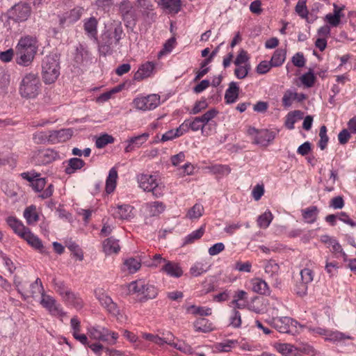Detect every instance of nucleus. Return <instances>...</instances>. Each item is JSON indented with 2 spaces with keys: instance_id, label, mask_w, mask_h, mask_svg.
Wrapping results in <instances>:
<instances>
[{
  "instance_id": "51",
  "label": "nucleus",
  "mask_w": 356,
  "mask_h": 356,
  "mask_svg": "<svg viewBox=\"0 0 356 356\" xmlns=\"http://www.w3.org/2000/svg\"><path fill=\"white\" fill-rule=\"evenodd\" d=\"M186 120H188V125L189 129H191L193 131L202 130V133L204 132L203 129L205 125L204 124V123H202L199 116L193 118L192 119H187Z\"/></svg>"
},
{
  "instance_id": "4",
  "label": "nucleus",
  "mask_w": 356,
  "mask_h": 356,
  "mask_svg": "<svg viewBox=\"0 0 356 356\" xmlns=\"http://www.w3.org/2000/svg\"><path fill=\"white\" fill-rule=\"evenodd\" d=\"M60 74V67L56 55H49L44 58L42 63V75L47 84L56 81Z\"/></svg>"
},
{
  "instance_id": "29",
  "label": "nucleus",
  "mask_w": 356,
  "mask_h": 356,
  "mask_svg": "<svg viewBox=\"0 0 356 356\" xmlns=\"http://www.w3.org/2000/svg\"><path fill=\"white\" fill-rule=\"evenodd\" d=\"M252 291L262 295H267L270 293L268 284L260 278H254L251 281Z\"/></svg>"
},
{
  "instance_id": "30",
  "label": "nucleus",
  "mask_w": 356,
  "mask_h": 356,
  "mask_svg": "<svg viewBox=\"0 0 356 356\" xmlns=\"http://www.w3.org/2000/svg\"><path fill=\"white\" fill-rule=\"evenodd\" d=\"M193 326L195 332L207 333L211 332L213 330V324L209 321L204 318H200L197 319Z\"/></svg>"
},
{
  "instance_id": "27",
  "label": "nucleus",
  "mask_w": 356,
  "mask_h": 356,
  "mask_svg": "<svg viewBox=\"0 0 356 356\" xmlns=\"http://www.w3.org/2000/svg\"><path fill=\"white\" fill-rule=\"evenodd\" d=\"M119 10L123 17L124 20H126L128 18H131L134 22V23L136 22V14L135 11L133 10V6L129 1H124L121 2L119 6Z\"/></svg>"
},
{
  "instance_id": "50",
  "label": "nucleus",
  "mask_w": 356,
  "mask_h": 356,
  "mask_svg": "<svg viewBox=\"0 0 356 356\" xmlns=\"http://www.w3.org/2000/svg\"><path fill=\"white\" fill-rule=\"evenodd\" d=\"M175 336L170 332L163 333V337L156 336L154 343L161 346L164 344H168L171 346L172 341H175Z\"/></svg>"
},
{
  "instance_id": "64",
  "label": "nucleus",
  "mask_w": 356,
  "mask_h": 356,
  "mask_svg": "<svg viewBox=\"0 0 356 356\" xmlns=\"http://www.w3.org/2000/svg\"><path fill=\"white\" fill-rule=\"evenodd\" d=\"M68 18V24H72L78 21L81 15V12L79 9H72L70 12L65 13Z\"/></svg>"
},
{
  "instance_id": "10",
  "label": "nucleus",
  "mask_w": 356,
  "mask_h": 356,
  "mask_svg": "<svg viewBox=\"0 0 356 356\" xmlns=\"http://www.w3.org/2000/svg\"><path fill=\"white\" fill-rule=\"evenodd\" d=\"M138 183L141 188L145 191L152 192L156 197L163 195V186L159 184L155 176L141 175L138 177Z\"/></svg>"
},
{
  "instance_id": "1",
  "label": "nucleus",
  "mask_w": 356,
  "mask_h": 356,
  "mask_svg": "<svg viewBox=\"0 0 356 356\" xmlns=\"http://www.w3.org/2000/svg\"><path fill=\"white\" fill-rule=\"evenodd\" d=\"M38 39L35 36L25 35L22 37L16 47V63L22 66L30 65L38 51Z\"/></svg>"
},
{
  "instance_id": "15",
  "label": "nucleus",
  "mask_w": 356,
  "mask_h": 356,
  "mask_svg": "<svg viewBox=\"0 0 356 356\" xmlns=\"http://www.w3.org/2000/svg\"><path fill=\"white\" fill-rule=\"evenodd\" d=\"M248 134L254 136V143L263 146H267L275 137L273 131L268 129L259 130L254 127H250L248 129Z\"/></svg>"
},
{
  "instance_id": "56",
  "label": "nucleus",
  "mask_w": 356,
  "mask_h": 356,
  "mask_svg": "<svg viewBox=\"0 0 356 356\" xmlns=\"http://www.w3.org/2000/svg\"><path fill=\"white\" fill-rule=\"evenodd\" d=\"M241 314L236 309H232L229 317V325L234 328H238L241 326Z\"/></svg>"
},
{
  "instance_id": "54",
  "label": "nucleus",
  "mask_w": 356,
  "mask_h": 356,
  "mask_svg": "<svg viewBox=\"0 0 356 356\" xmlns=\"http://www.w3.org/2000/svg\"><path fill=\"white\" fill-rule=\"evenodd\" d=\"M307 0H298L296 7V13L302 19H306L309 11L306 6Z\"/></svg>"
},
{
  "instance_id": "9",
  "label": "nucleus",
  "mask_w": 356,
  "mask_h": 356,
  "mask_svg": "<svg viewBox=\"0 0 356 356\" xmlns=\"http://www.w3.org/2000/svg\"><path fill=\"white\" fill-rule=\"evenodd\" d=\"M73 134L74 131L71 128L52 130L45 133H40L41 138L40 140L41 143L44 140H47L52 144L63 143L70 139Z\"/></svg>"
},
{
  "instance_id": "26",
  "label": "nucleus",
  "mask_w": 356,
  "mask_h": 356,
  "mask_svg": "<svg viewBox=\"0 0 356 356\" xmlns=\"http://www.w3.org/2000/svg\"><path fill=\"white\" fill-rule=\"evenodd\" d=\"M22 238L26 240L29 244L33 248L40 251L41 253L45 252V248L43 246L42 241L29 229L26 233L22 236Z\"/></svg>"
},
{
  "instance_id": "22",
  "label": "nucleus",
  "mask_w": 356,
  "mask_h": 356,
  "mask_svg": "<svg viewBox=\"0 0 356 356\" xmlns=\"http://www.w3.org/2000/svg\"><path fill=\"white\" fill-rule=\"evenodd\" d=\"M154 67V63L152 62H147L142 65L135 73L134 76V80L140 81L150 76L153 73Z\"/></svg>"
},
{
  "instance_id": "53",
  "label": "nucleus",
  "mask_w": 356,
  "mask_h": 356,
  "mask_svg": "<svg viewBox=\"0 0 356 356\" xmlns=\"http://www.w3.org/2000/svg\"><path fill=\"white\" fill-rule=\"evenodd\" d=\"M236 66V67L234 70V75L239 79H245L251 70L250 64Z\"/></svg>"
},
{
  "instance_id": "48",
  "label": "nucleus",
  "mask_w": 356,
  "mask_h": 356,
  "mask_svg": "<svg viewBox=\"0 0 356 356\" xmlns=\"http://www.w3.org/2000/svg\"><path fill=\"white\" fill-rule=\"evenodd\" d=\"M137 7L140 9L143 15L148 17L149 11L153 10L151 0H136Z\"/></svg>"
},
{
  "instance_id": "44",
  "label": "nucleus",
  "mask_w": 356,
  "mask_h": 356,
  "mask_svg": "<svg viewBox=\"0 0 356 356\" xmlns=\"http://www.w3.org/2000/svg\"><path fill=\"white\" fill-rule=\"evenodd\" d=\"M171 346L185 354L192 355L195 353L193 348L189 344L181 340H177V342L172 341Z\"/></svg>"
},
{
  "instance_id": "33",
  "label": "nucleus",
  "mask_w": 356,
  "mask_h": 356,
  "mask_svg": "<svg viewBox=\"0 0 356 356\" xmlns=\"http://www.w3.org/2000/svg\"><path fill=\"white\" fill-rule=\"evenodd\" d=\"M146 208L151 216H156L164 211L165 207L163 202L156 201L147 203Z\"/></svg>"
},
{
  "instance_id": "23",
  "label": "nucleus",
  "mask_w": 356,
  "mask_h": 356,
  "mask_svg": "<svg viewBox=\"0 0 356 356\" xmlns=\"http://www.w3.org/2000/svg\"><path fill=\"white\" fill-rule=\"evenodd\" d=\"M240 88L237 83L232 81L229 84L228 88L225 91V100L227 104H231L236 102L238 98Z\"/></svg>"
},
{
  "instance_id": "18",
  "label": "nucleus",
  "mask_w": 356,
  "mask_h": 356,
  "mask_svg": "<svg viewBox=\"0 0 356 356\" xmlns=\"http://www.w3.org/2000/svg\"><path fill=\"white\" fill-rule=\"evenodd\" d=\"M98 20L95 17H90L83 20V30L88 38L97 42Z\"/></svg>"
},
{
  "instance_id": "5",
  "label": "nucleus",
  "mask_w": 356,
  "mask_h": 356,
  "mask_svg": "<svg viewBox=\"0 0 356 356\" xmlns=\"http://www.w3.org/2000/svg\"><path fill=\"white\" fill-rule=\"evenodd\" d=\"M123 35V29L120 22L114 21L102 35L101 47L108 51L113 45L120 43Z\"/></svg>"
},
{
  "instance_id": "32",
  "label": "nucleus",
  "mask_w": 356,
  "mask_h": 356,
  "mask_svg": "<svg viewBox=\"0 0 356 356\" xmlns=\"http://www.w3.org/2000/svg\"><path fill=\"white\" fill-rule=\"evenodd\" d=\"M118 179V171L115 168H112L108 172V175L106 181V191L107 193H111L116 187Z\"/></svg>"
},
{
  "instance_id": "60",
  "label": "nucleus",
  "mask_w": 356,
  "mask_h": 356,
  "mask_svg": "<svg viewBox=\"0 0 356 356\" xmlns=\"http://www.w3.org/2000/svg\"><path fill=\"white\" fill-rule=\"evenodd\" d=\"M208 106V104L207 100L204 98L201 99L200 101L195 102L194 106L189 112L190 114L195 115L200 113L202 111L207 108Z\"/></svg>"
},
{
  "instance_id": "38",
  "label": "nucleus",
  "mask_w": 356,
  "mask_h": 356,
  "mask_svg": "<svg viewBox=\"0 0 356 356\" xmlns=\"http://www.w3.org/2000/svg\"><path fill=\"white\" fill-rule=\"evenodd\" d=\"M238 343L236 340L228 339L214 345L215 350L217 352L228 353Z\"/></svg>"
},
{
  "instance_id": "47",
  "label": "nucleus",
  "mask_w": 356,
  "mask_h": 356,
  "mask_svg": "<svg viewBox=\"0 0 356 356\" xmlns=\"http://www.w3.org/2000/svg\"><path fill=\"white\" fill-rule=\"evenodd\" d=\"M164 8L170 12L177 13L180 10V0H161Z\"/></svg>"
},
{
  "instance_id": "45",
  "label": "nucleus",
  "mask_w": 356,
  "mask_h": 356,
  "mask_svg": "<svg viewBox=\"0 0 356 356\" xmlns=\"http://www.w3.org/2000/svg\"><path fill=\"white\" fill-rule=\"evenodd\" d=\"M279 270L280 266L275 261L270 259L266 261L264 270L270 277H273L274 275H277Z\"/></svg>"
},
{
  "instance_id": "37",
  "label": "nucleus",
  "mask_w": 356,
  "mask_h": 356,
  "mask_svg": "<svg viewBox=\"0 0 356 356\" xmlns=\"http://www.w3.org/2000/svg\"><path fill=\"white\" fill-rule=\"evenodd\" d=\"M85 165V162L79 158H72L68 161V166L65 168L66 174L70 175L76 170L82 168Z\"/></svg>"
},
{
  "instance_id": "28",
  "label": "nucleus",
  "mask_w": 356,
  "mask_h": 356,
  "mask_svg": "<svg viewBox=\"0 0 356 356\" xmlns=\"http://www.w3.org/2000/svg\"><path fill=\"white\" fill-rule=\"evenodd\" d=\"M120 250L118 240L113 237L106 238L103 242V250L106 254H112L118 253Z\"/></svg>"
},
{
  "instance_id": "6",
  "label": "nucleus",
  "mask_w": 356,
  "mask_h": 356,
  "mask_svg": "<svg viewBox=\"0 0 356 356\" xmlns=\"http://www.w3.org/2000/svg\"><path fill=\"white\" fill-rule=\"evenodd\" d=\"M53 282L54 290L65 302L74 306L76 309H81L83 307L81 298L74 293L63 282L54 279Z\"/></svg>"
},
{
  "instance_id": "31",
  "label": "nucleus",
  "mask_w": 356,
  "mask_h": 356,
  "mask_svg": "<svg viewBox=\"0 0 356 356\" xmlns=\"http://www.w3.org/2000/svg\"><path fill=\"white\" fill-rule=\"evenodd\" d=\"M318 212L317 207L311 206L302 210V216L307 223L312 224L316 222Z\"/></svg>"
},
{
  "instance_id": "46",
  "label": "nucleus",
  "mask_w": 356,
  "mask_h": 356,
  "mask_svg": "<svg viewBox=\"0 0 356 356\" xmlns=\"http://www.w3.org/2000/svg\"><path fill=\"white\" fill-rule=\"evenodd\" d=\"M298 97V93L293 92L291 90H287L282 97V105L285 108L290 107L293 101Z\"/></svg>"
},
{
  "instance_id": "41",
  "label": "nucleus",
  "mask_w": 356,
  "mask_h": 356,
  "mask_svg": "<svg viewBox=\"0 0 356 356\" xmlns=\"http://www.w3.org/2000/svg\"><path fill=\"white\" fill-rule=\"evenodd\" d=\"M273 218L272 213L270 211H266L258 217L257 225L261 229H266L270 225Z\"/></svg>"
},
{
  "instance_id": "34",
  "label": "nucleus",
  "mask_w": 356,
  "mask_h": 356,
  "mask_svg": "<svg viewBox=\"0 0 356 356\" xmlns=\"http://www.w3.org/2000/svg\"><path fill=\"white\" fill-rule=\"evenodd\" d=\"M276 350L284 356H296L297 348L290 343H277Z\"/></svg>"
},
{
  "instance_id": "40",
  "label": "nucleus",
  "mask_w": 356,
  "mask_h": 356,
  "mask_svg": "<svg viewBox=\"0 0 356 356\" xmlns=\"http://www.w3.org/2000/svg\"><path fill=\"white\" fill-rule=\"evenodd\" d=\"M65 246L73 253L79 261L83 259V252L79 246L72 239L65 241Z\"/></svg>"
},
{
  "instance_id": "8",
  "label": "nucleus",
  "mask_w": 356,
  "mask_h": 356,
  "mask_svg": "<svg viewBox=\"0 0 356 356\" xmlns=\"http://www.w3.org/2000/svg\"><path fill=\"white\" fill-rule=\"evenodd\" d=\"M271 326L281 333L291 334L298 333V327H301L296 321L288 316L273 318L271 321Z\"/></svg>"
},
{
  "instance_id": "25",
  "label": "nucleus",
  "mask_w": 356,
  "mask_h": 356,
  "mask_svg": "<svg viewBox=\"0 0 356 356\" xmlns=\"http://www.w3.org/2000/svg\"><path fill=\"white\" fill-rule=\"evenodd\" d=\"M132 209L133 207L129 204L118 205L112 208L113 215L116 218L128 219L131 217Z\"/></svg>"
},
{
  "instance_id": "2",
  "label": "nucleus",
  "mask_w": 356,
  "mask_h": 356,
  "mask_svg": "<svg viewBox=\"0 0 356 356\" xmlns=\"http://www.w3.org/2000/svg\"><path fill=\"white\" fill-rule=\"evenodd\" d=\"M41 83L36 73L30 72L24 75L21 81L19 91L22 97L33 99L40 90Z\"/></svg>"
},
{
  "instance_id": "17",
  "label": "nucleus",
  "mask_w": 356,
  "mask_h": 356,
  "mask_svg": "<svg viewBox=\"0 0 356 356\" xmlns=\"http://www.w3.org/2000/svg\"><path fill=\"white\" fill-rule=\"evenodd\" d=\"M15 284L17 288L18 292L21 293L24 300H26L29 297H34L37 294L44 293L42 284L40 278H37L35 282L29 285L30 290L29 291L24 290V287L22 286L21 282L15 280Z\"/></svg>"
},
{
  "instance_id": "13",
  "label": "nucleus",
  "mask_w": 356,
  "mask_h": 356,
  "mask_svg": "<svg viewBox=\"0 0 356 356\" xmlns=\"http://www.w3.org/2000/svg\"><path fill=\"white\" fill-rule=\"evenodd\" d=\"M95 297L99 303L107 312L113 316L118 317L120 314V309L112 298L108 296L102 289H97L95 291Z\"/></svg>"
},
{
  "instance_id": "49",
  "label": "nucleus",
  "mask_w": 356,
  "mask_h": 356,
  "mask_svg": "<svg viewBox=\"0 0 356 356\" xmlns=\"http://www.w3.org/2000/svg\"><path fill=\"white\" fill-rule=\"evenodd\" d=\"M205 232V226H201L198 229L193 231L185 238V244L192 243L195 241L200 239Z\"/></svg>"
},
{
  "instance_id": "14",
  "label": "nucleus",
  "mask_w": 356,
  "mask_h": 356,
  "mask_svg": "<svg viewBox=\"0 0 356 356\" xmlns=\"http://www.w3.org/2000/svg\"><path fill=\"white\" fill-rule=\"evenodd\" d=\"M58 153L53 149H40L32 157L36 165H47L59 159Z\"/></svg>"
},
{
  "instance_id": "16",
  "label": "nucleus",
  "mask_w": 356,
  "mask_h": 356,
  "mask_svg": "<svg viewBox=\"0 0 356 356\" xmlns=\"http://www.w3.org/2000/svg\"><path fill=\"white\" fill-rule=\"evenodd\" d=\"M40 304L53 316H63L65 315L60 305L57 302L54 298L49 295L42 293Z\"/></svg>"
},
{
  "instance_id": "7",
  "label": "nucleus",
  "mask_w": 356,
  "mask_h": 356,
  "mask_svg": "<svg viewBox=\"0 0 356 356\" xmlns=\"http://www.w3.org/2000/svg\"><path fill=\"white\" fill-rule=\"evenodd\" d=\"M87 333L90 339L102 341L109 345L115 344L119 337L117 332H112L108 328L99 325L88 327Z\"/></svg>"
},
{
  "instance_id": "59",
  "label": "nucleus",
  "mask_w": 356,
  "mask_h": 356,
  "mask_svg": "<svg viewBox=\"0 0 356 356\" xmlns=\"http://www.w3.org/2000/svg\"><path fill=\"white\" fill-rule=\"evenodd\" d=\"M300 274L301 281L303 282L305 284H309L314 280V273L311 269L308 268H305L302 269L300 270Z\"/></svg>"
},
{
  "instance_id": "63",
  "label": "nucleus",
  "mask_w": 356,
  "mask_h": 356,
  "mask_svg": "<svg viewBox=\"0 0 356 356\" xmlns=\"http://www.w3.org/2000/svg\"><path fill=\"white\" fill-rule=\"evenodd\" d=\"M249 57L248 56L247 51L243 49H241L238 54L237 55L234 63L235 65H241L245 64H250L248 62Z\"/></svg>"
},
{
  "instance_id": "39",
  "label": "nucleus",
  "mask_w": 356,
  "mask_h": 356,
  "mask_svg": "<svg viewBox=\"0 0 356 356\" xmlns=\"http://www.w3.org/2000/svg\"><path fill=\"white\" fill-rule=\"evenodd\" d=\"M350 337L346 335L345 334L339 331H331L327 330L326 337H325V341L332 342H339L344 339H350Z\"/></svg>"
},
{
  "instance_id": "19",
  "label": "nucleus",
  "mask_w": 356,
  "mask_h": 356,
  "mask_svg": "<svg viewBox=\"0 0 356 356\" xmlns=\"http://www.w3.org/2000/svg\"><path fill=\"white\" fill-rule=\"evenodd\" d=\"M334 12L333 13H328L325 17L326 21L330 26L337 27L341 22V18L343 17L342 13L344 6L339 7L336 3L333 4Z\"/></svg>"
},
{
  "instance_id": "36",
  "label": "nucleus",
  "mask_w": 356,
  "mask_h": 356,
  "mask_svg": "<svg viewBox=\"0 0 356 356\" xmlns=\"http://www.w3.org/2000/svg\"><path fill=\"white\" fill-rule=\"evenodd\" d=\"M24 217L29 225L35 223L39 220V216L36 212L35 206L28 207L24 211Z\"/></svg>"
},
{
  "instance_id": "21",
  "label": "nucleus",
  "mask_w": 356,
  "mask_h": 356,
  "mask_svg": "<svg viewBox=\"0 0 356 356\" xmlns=\"http://www.w3.org/2000/svg\"><path fill=\"white\" fill-rule=\"evenodd\" d=\"M161 270L168 275L173 277H180L183 275V270L179 265L175 262L166 261L161 268Z\"/></svg>"
},
{
  "instance_id": "42",
  "label": "nucleus",
  "mask_w": 356,
  "mask_h": 356,
  "mask_svg": "<svg viewBox=\"0 0 356 356\" xmlns=\"http://www.w3.org/2000/svg\"><path fill=\"white\" fill-rule=\"evenodd\" d=\"M286 58V52L281 49L275 50L270 60L273 67H279L282 65Z\"/></svg>"
},
{
  "instance_id": "52",
  "label": "nucleus",
  "mask_w": 356,
  "mask_h": 356,
  "mask_svg": "<svg viewBox=\"0 0 356 356\" xmlns=\"http://www.w3.org/2000/svg\"><path fill=\"white\" fill-rule=\"evenodd\" d=\"M124 264L131 273H136L141 266L140 261L132 257L126 259Z\"/></svg>"
},
{
  "instance_id": "58",
  "label": "nucleus",
  "mask_w": 356,
  "mask_h": 356,
  "mask_svg": "<svg viewBox=\"0 0 356 356\" xmlns=\"http://www.w3.org/2000/svg\"><path fill=\"white\" fill-rule=\"evenodd\" d=\"M210 169L214 174H218L221 175H227L231 172L230 167L227 165L216 164L212 165Z\"/></svg>"
},
{
  "instance_id": "11",
  "label": "nucleus",
  "mask_w": 356,
  "mask_h": 356,
  "mask_svg": "<svg viewBox=\"0 0 356 356\" xmlns=\"http://www.w3.org/2000/svg\"><path fill=\"white\" fill-rule=\"evenodd\" d=\"M31 13V8L29 3L25 2L15 4L8 11L9 19L16 22L26 21Z\"/></svg>"
},
{
  "instance_id": "55",
  "label": "nucleus",
  "mask_w": 356,
  "mask_h": 356,
  "mask_svg": "<svg viewBox=\"0 0 356 356\" xmlns=\"http://www.w3.org/2000/svg\"><path fill=\"white\" fill-rule=\"evenodd\" d=\"M114 142V138L107 134H104L97 138L95 145L97 148H103L106 145Z\"/></svg>"
},
{
  "instance_id": "62",
  "label": "nucleus",
  "mask_w": 356,
  "mask_h": 356,
  "mask_svg": "<svg viewBox=\"0 0 356 356\" xmlns=\"http://www.w3.org/2000/svg\"><path fill=\"white\" fill-rule=\"evenodd\" d=\"M300 79L304 86L310 88L313 86L316 78L312 70H309L307 73L304 74Z\"/></svg>"
},
{
  "instance_id": "24",
  "label": "nucleus",
  "mask_w": 356,
  "mask_h": 356,
  "mask_svg": "<svg viewBox=\"0 0 356 356\" xmlns=\"http://www.w3.org/2000/svg\"><path fill=\"white\" fill-rule=\"evenodd\" d=\"M149 137V134L147 133L142 134L140 135L131 138L127 140L128 145L124 148L125 152H131L136 147H140L145 143Z\"/></svg>"
},
{
  "instance_id": "3",
  "label": "nucleus",
  "mask_w": 356,
  "mask_h": 356,
  "mask_svg": "<svg viewBox=\"0 0 356 356\" xmlns=\"http://www.w3.org/2000/svg\"><path fill=\"white\" fill-rule=\"evenodd\" d=\"M129 289L130 292L136 295L140 302H145L148 299H154L158 294L157 289L144 280L131 282Z\"/></svg>"
},
{
  "instance_id": "12",
  "label": "nucleus",
  "mask_w": 356,
  "mask_h": 356,
  "mask_svg": "<svg viewBox=\"0 0 356 356\" xmlns=\"http://www.w3.org/2000/svg\"><path fill=\"white\" fill-rule=\"evenodd\" d=\"M133 104L138 110L144 111L153 110L160 104V96L152 94L147 96L137 97L134 99Z\"/></svg>"
},
{
  "instance_id": "61",
  "label": "nucleus",
  "mask_w": 356,
  "mask_h": 356,
  "mask_svg": "<svg viewBox=\"0 0 356 356\" xmlns=\"http://www.w3.org/2000/svg\"><path fill=\"white\" fill-rule=\"evenodd\" d=\"M207 268H205V265L202 263L195 264L190 269L191 274L194 277H197L206 273Z\"/></svg>"
},
{
  "instance_id": "57",
  "label": "nucleus",
  "mask_w": 356,
  "mask_h": 356,
  "mask_svg": "<svg viewBox=\"0 0 356 356\" xmlns=\"http://www.w3.org/2000/svg\"><path fill=\"white\" fill-rule=\"evenodd\" d=\"M319 136L320 140L318 141V147L321 149L323 150L326 148L329 140V138L327 135V128L325 125L321 127Z\"/></svg>"
},
{
  "instance_id": "43",
  "label": "nucleus",
  "mask_w": 356,
  "mask_h": 356,
  "mask_svg": "<svg viewBox=\"0 0 356 356\" xmlns=\"http://www.w3.org/2000/svg\"><path fill=\"white\" fill-rule=\"evenodd\" d=\"M204 213V207L200 204H195L192 208H191L187 214L186 217L191 220H195L200 218Z\"/></svg>"
},
{
  "instance_id": "35",
  "label": "nucleus",
  "mask_w": 356,
  "mask_h": 356,
  "mask_svg": "<svg viewBox=\"0 0 356 356\" xmlns=\"http://www.w3.org/2000/svg\"><path fill=\"white\" fill-rule=\"evenodd\" d=\"M303 116V113L300 111H294L289 112L285 120V126L289 129H294V124L296 123L297 119H302Z\"/></svg>"
},
{
  "instance_id": "20",
  "label": "nucleus",
  "mask_w": 356,
  "mask_h": 356,
  "mask_svg": "<svg viewBox=\"0 0 356 356\" xmlns=\"http://www.w3.org/2000/svg\"><path fill=\"white\" fill-rule=\"evenodd\" d=\"M6 222L13 232L19 236H22L29 229L26 227L23 223L14 216H9L6 218Z\"/></svg>"
}]
</instances>
